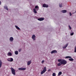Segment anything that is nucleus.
I'll return each instance as SVG.
<instances>
[{
	"label": "nucleus",
	"mask_w": 76,
	"mask_h": 76,
	"mask_svg": "<svg viewBox=\"0 0 76 76\" xmlns=\"http://www.w3.org/2000/svg\"><path fill=\"white\" fill-rule=\"evenodd\" d=\"M10 69L11 70L12 74L14 75H16V73H15V69L12 67H11L10 68Z\"/></svg>",
	"instance_id": "1"
},
{
	"label": "nucleus",
	"mask_w": 76,
	"mask_h": 76,
	"mask_svg": "<svg viewBox=\"0 0 76 76\" xmlns=\"http://www.w3.org/2000/svg\"><path fill=\"white\" fill-rule=\"evenodd\" d=\"M47 71V68L45 67V66L43 68V69L42 71L41 72V75H42L43 74H44L45 72Z\"/></svg>",
	"instance_id": "2"
},
{
	"label": "nucleus",
	"mask_w": 76,
	"mask_h": 76,
	"mask_svg": "<svg viewBox=\"0 0 76 76\" xmlns=\"http://www.w3.org/2000/svg\"><path fill=\"white\" fill-rule=\"evenodd\" d=\"M62 64L65 65L67 63V61L64 59H62L61 61Z\"/></svg>",
	"instance_id": "3"
},
{
	"label": "nucleus",
	"mask_w": 76,
	"mask_h": 76,
	"mask_svg": "<svg viewBox=\"0 0 76 76\" xmlns=\"http://www.w3.org/2000/svg\"><path fill=\"white\" fill-rule=\"evenodd\" d=\"M7 60L8 61H13V59L12 58H8L7 59Z\"/></svg>",
	"instance_id": "4"
},
{
	"label": "nucleus",
	"mask_w": 76,
	"mask_h": 76,
	"mask_svg": "<svg viewBox=\"0 0 76 76\" xmlns=\"http://www.w3.org/2000/svg\"><path fill=\"white\" fill-rule=\"evenodd\" d=\"M53 53H57V51L56 50H54L53 51H51V54H53Z\"/></svg>",
	"instance_id": "5"
},
{
	"label": "nucleus",
	"mask_w": 76,
	"mask_h": 76,
	"mask_svg": "<svg viewBox=\"0 0 76 76\" xmlns=\"http://www.w3.org/2000/svg\"><path fill=\"white\" fill-rule=\"evenodd\" d=\"M26 68H18L19 70H25Z\"/></svg>",
	"instance_id": "6"
},
{
	"label": "nucleus",
	"mask_w": 76,
	"mask_h": 76,
	"mask_svg": "<svg viewBox=\"0 0 76 76\" xmlns=\"http://www.w3.org/2000/svg\"><path fill=\"white\" fill-rule=\"evenodd\" d=\"M38 20H39V21H42V20H44V18H39L38 19Z\"/></svg>",
	"instance_id": "7"
},
{
	"label": "nucleus",
	"mask_w": 76,
	"mask_h": 76,
	"mask_svg": "<svg viewBox=\"0 0 76 76\" xmlns=\"http://www.w3.org/2000/svg\"><path fill=\"white\" fill-rule=\"evenodd\" d=\"M43 7H48V5L46 4H44L43 5Z\"/></svg>",
	"instance_id": "8"
},
{
	"label": "nucleus",
	"mask_w": 76,
	"mask_h": 76,
	"mask_svg": "<svg viewBox=\"0 0 76 76\" xmlns=\"http://www.w3.org/2000/svg\"><path fill=\"white\" fill-rule=\"evenodd\" d=\"M35 9H36V10H39V7L38 6H35Z\"/></svg>",
	"instance_id": "9"
},
{
	"label": "nucleus",
	"mask_w": 76,
	"mask_h": 76,
	"mask_svg": "<svg viewBox=\"0 0 76 76\" xmlns=\"http://www.w3.org/2000/svg\"><path fill=\"white\" fill-rule=\"evenodd\" d=\"M32 38L33 39L34 41L35 39V35L34 34L32 35Z\"/></svg>",
	"instance_id": "10"
},
{
	"label": "nucleus",
	"mask_w": 76,
	"mask_h": 76,
	"mask_svg": "<svg viewBox=\"0 0 76 76\" xmlns=\"http://www.w3.org/2000/svg\"><path fill=\"white\" fill-rule=\"evenodd\" d=\"M68 44L67 43L66 44V45L64 47H63V48H64V49L65 48H66L67 47V46H68Z\"/></svg>",
	"instance_id": "11"
},
{
	"label": "nucleus",
	"mask_w": 76,
	"mask_h": 76,
	"mask_svg": "<svg viewBox=\"0 0 76 76\" xmlns=\"http://www.w3.org/2000/svg\"><path fill=\"white\" fill-rule=\"evenodd\" d=\"M10 41H13V37H10Z\"/></svg>",
	"instance_id": "12"
},
{
	"label": "nucleus",
	"mask_w": 76,
	"mask_h": 76,
	"mask_svg": "<svg viewBox=\"0 0 76 76\" xmlns=\"http://www.w3.org/2000/svg\"><path fill=\"white\" fill-rule=\"evenodd\" d=\"M1 66H2V61L1 60H0V68H1Z\"/></svg>",
	"instance_id": "13"
},
{
	"label": "nucleus",
	"mask_w": 76,
	"mask_h": 76,
	"mask_svg": "<svg viewBox=\"0 0 76 76\" xmlns=\"http://www.w3.org/2000/svg\"><path fill=\"white\" fill-rule=\"evenodd\" d=\"M61 12H62V13H66L67 12V11L66 10H62L61 11Z\"/></svg>",
	"instance_id": "14"
},
{
	"label": "nucleus",
	"mask_w": 76,
	"mask_h": 76,
	"mask_svg": "<svg viewBox=\"0 0 76 76\" xmlns=\"http://www.w3.org/2000/svg\"><path fill=\"white\" fill-rule=\"evenodd\" d=\"M36 9H35V8L33 9L34 12V13H37V11H36Z\"/></svg>",
	"instance_id": "15"
},
{
	"label": "nucleus",
	"mask_w": 76,
	"mask_h": 76,
	"mask_svg": "<svg viewBox=\"0 0 76 76\" xmlns=\"http://www.w3.org/2000/svg\"><path fill=\"white\" fill-rule=\"evenodd\" d=\"M31 61H28V63H27V65H28V66H29V65H30V64H31Z\"/></svg>",
	"instance_id": "16"
},
{
	"label": "nucleus",
	"mask_w": 76,
	"mask_h": 76,
	"mask_svg": "<svg viewBox=\"0 0 76 76\" xmlns=\"http://www.w3.org/2000/svg\"><path fill=\"white\" fill-rule=\"evenodd\" d=\"M61 64H61V62L57 64V66H60Z\"/></svg>",
	"instance_id": "17"
},
{
	"label": "nucleus",
	"mask_w": 76,
	"mask_h": 76,
	"mask_svg": "<svg viewBox=\"0 0 76 76\" xmlns=\"http://www.w3.org/2000/svg\"><path fill=\"white\" fill-rule=\"evenodd\" d=\"M15 27L17 29H18V30H20V28H19L18 27V26H15Z\"/></svg>",
	"instance_id": "18"
},
{
	"label": "nucleus",
	"mask_w": 76,
	"mask_h": 76,
	"mask_svg": "<svg viewBox=\"0 0 76 76\" xmlns=\"http://www.w3.org/2000/svg\"><path fill=\"white\" fill-rule=\"evenodd\" d=\"M69 60L71 61H74V59L73 58H69Z\"/></svg>",
	"instance_id": "19"
},
{
	"label": "nucleus",
	"mask_w": 76,
	"mask_h": 76,
	"mask_svg": "<svg viewBox=\"0 0 76 76\" xmlns=\"http://www.w3.org/2000/svg\"><path fill=\"white\" fill-rule=\"evenodd\" d=\"M61 74H62V72H60L58 73V76H60L61 75Z\"/></svg>",
	"instance_id": "20"
},
{
	"label": "nucleus",
	"mask_w": 76,
	"mask_h": 76,
	"mask_svg": "<svg viewBox=\"0 0 76 76\" xmlns=\"http://www.w3.org/2000/svg\"><path fill=\"white\" fill-rule=\"evenodd\" d=\"M15 54H16V55H17V54H18V51H15Z\"/></svg>",
	"instance_id": "21"
},
{
	"label": "nucleus",
	"mask_w": 76,
	"mask_h": 76,
	"mask_svg": "<svg viewBox=\"0 0 76 76\" xmlns=\"http://www.w3.org/2000/svg\"><path fill=\"white\" fill-rule=\"evenodd\" d=\"M4 8L5 9H6V10H8V8H7V6L4 7Z\"/></svg>",
	"instance_id": "22"
},
{
	"label": "nucleus",
	"mask_w": 76,
	"mask_h": 76,
	"mask_svg": "<svg viewBox=\"0 0 76 76\" xmlns=\"http://www.w3.org/2000/svg\"><path fill=\"white\" fill-rule=\"evenodd\" d=\"M12 56V53H8V56Z\"/></svg>",
	"instance_id": "23"
},
{
	"label": "nucleus",
	"mask_w": 76,
	"mask_h": 76,
	"mask_svg": "<svg viewBox=\"0 0 76 76\" xmlns=\"http://www.w3.org/2000/svg\"><path fill=\"white\" fill-rule=\"evenodd\" d=\"M65 58H72V57L71 56H68L66 57Z\"/></svg>",
	"instance_id": "24"
},
{
	"label": "nucleus",
	"mask_w": 76,
	"mask_h": 76,
	"mask_svg": "<svg viewBox=\"0 0 76 76\" xmlns=\"http://www.w3.org/2000/svg\"><path fill=\"white\" fill-rule=\"evenodd\" d=\"M58 62H60V61L61 62V61H62V59H58Z\"/></svg>",
	"instance_id": "25"
},
{
	"label": "nucleus",
	"mask_w": 76,
	"mask_h": 76,
	"mask_svg": "<svg viewBox=\"0 0 76 76\" xmlns=\"http://www.w3.org/2000/svg\"><path fill=\"white\" fill-rule=\"evenodd\" d=\"M56 76V73H53V76Z\"/></svg>",
	"instance_id": "26"
},
{
	"label": "nucleus",
	"mask_w": 76,
	"mask_h": 76,
	"mask_svg": "<svg viewBox=\"0 0 76 76\" xmlns=\"http://www.w3.org/2000/svg\"><path fill=\"white\" fill-rule=\"evenodd\" d=\"M59 6L60 7H62V4H59Z\"/></svg>",
	"instance_id": "27"
},
{
	"label": "nucleus",
	"mask_w": 76,
	"mask_h": 76,
	"mask_svg": "<svg viewBox=\"0 0 76 76\" xmlns=\"http://www.w3.org/2000/svg\"><path fill=\"white\" fill-rule=\"evenodd\" d=\"M74 52L75 53H76V46L75 48V51Z\"/></svg>",
	"instance_id": "28"
},
{
	"label": "nucleus",
	"mask_w": 76,
	"mask_h": 76,
	"mask_svg": "<svg viewBox=\"0 0 76 76\" xmlns=\"http://www.w3.org/2000/svg\"><path fill=\"white\" fill-rule=\"evenodd\" d=\"M44 61H45L42 60V64H43V63L44 62Z\"/></svg>",
	"instance_id": "29"
},
{
	"label": "nucleus",
	"mask_w": 76,
	"mask_h": 76,
	"mask_svg": "<svg viewBox=\"0 0 76 76\" xmlns=\"http://www.w3.org/2000/svg\"><path fill=\"white\" fill-rule=\"evenodd\" d=\"M73 34H74V33H71L70 35H71L72 36V35H73Z\"/></svg>",
	"instance_id": "30"
},
{
	"label": "nucleus",
	"mask_w": 76,
	"mask_h": 76,
	"mask_svg": "<svg viewBox=\"0 0 76 76\" xmlns=\"http://www.w3.org/2000/svg\"><path fill=\"white\" fill-rule=\"evenodd\" d=\"M21 49H19V50H18V51H19V52H21Z\"/></svg>",
	"instance_id": "31"
},
{
	"label": "nucleus",
	"mask_w": 76,
	"mask_h": 76,
	"mask_svg": "<svg viewBox=\"0 0 76 76\" xmlns=\"http://www.w3.org/2000/svg\"><path fill=\"white\" fill-rule=\"evenodd\" d=\"M69 28L70 29H72V28H71V27H70V26H69Z\"/></svg>",
	"instance_id": "32"
},
{
	"label": "nucleus",
	"mask_w": 76,
	"mask_h": 76,
	"mask_svg": "<svg viewBox=\"0 0 76 76\" xmlns=\"http://www.w3.org/2000/svg\"><path fill=\"white\" fill-rule=\"evenodd\" d=\"M69 15H70V16H72V13H71V12H70Z\"/></svg>",
	"instance_id": "33"
},
{
	"label": "nucleus",
	"mask_w": 76,
	"mask_h": 76,
	"mask_svg": "<svg viewBox=\"0 0 76 76\" xmlns=\"http://www.w3.org/2000/svg\"><path fill=\"white\" fill-rule=\"evenodd\" d=\"M50 71H51V69H49L48 70V72H50Z\"/></svg>",
	"instance_id": "34"
},
{
	"label": "nucleus",
	"mask_w": 76,
	"mask_h": 76,
	"mask_svg": "<svg viewBox=\"0 0 76 76\" xmlns=\"http://www.w3.org/2000/svg\"><path fill=\"white\" fill-rule=\"evenodd\" d=\"M1 1H0V5H1Z\"/></svg>",
	"instance_id": "35"
}]
</instances>
